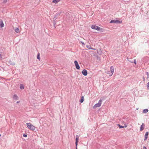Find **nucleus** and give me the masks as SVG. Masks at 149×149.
<instances>
[{"mask_svg": "<svg viewBox=\"0 0 149 149\" xmlns=\"http://www.w3.org/2000/svg\"><path fill=\"white\" fill-rule=\"evenodd\" d=\"M145 127V125L144 123H142V125L141 126L140 130L142 131L144 129Z\"/></svg>", "mask_w": 149, "mask_h": 149, "instance_id": "9", "label": "nucleus"}, {"mask_svg": "<svg viewBox=\"0 0 149 149\" xmlns=\"http://www.w3.org/2000/svg\"><path fill=\"white\" fill-rule=\"evenodd\" d=\"M15 31L16 33H19V28H16L15 29Z\"/></svg>", "mask_w": 149, "mask_h": 149, "instance_id": "13", "label": "nucleus"}, {"mask_svg": "<svg viewBox=\"0 0 149 149\" xmlns=\"http://www.w3.org/2000/svg\"><path fill=\"white\" fill-rule=\"evenodd\" d=\"M0 26L1 27V28L4 27V25L3 22L2 21H1V22H0Z\"/></svg>", "mask_w": 149, "mask_h": 149, "instance_id": "12", "label": "nucleus"}, {"mask_svg": "<svg viewBox=\"0 0 149 149\" xmlns=\"http://www.w3.org/2000/svg\"><path fill=\"white\" fill-rule=\"evenodd\" d=\"M148 132H147L146 133L145 135V139H144V140H146L148 138Z\"/></svg>", "mask_w": 149, "mask_h": 149, "instance_id": "10", "label": "nucleus"}, {"mask_svg": "<svg viewBox=\"0 0 149 149\" xmlns=\"http://www.w3.org/2000/svg\"><path fill=\"white\" fill-rule=\"evenodd\" d=\"M122 21H120L118 20H111L110 23H122Z\"/></svg>", "mask_w": 149, "mask_h": 149, "instance_id": "5", "label": "nucleus"}, {"mask_svg": "<svg viewBox=\"0 0 149 149\" xmlns=\"http://www.w3.org/2000/svg\"><path fill=\"white\" fill-rule=\"evenodd\" d=\"M89 49H94V50H95V49H93L92 48H89Z\"/></svg>", "mask_w": 149, "mask_h": 149, "instance_id": "27", "label": "nucleus"}, {"mask_svg": "<svg viewBox=\"0 0 149 149\" xmlns=\"http://www.w3.org/2000/svg\"><path fill=\"white\" fill-rule=\"evenodd\" d=\"M19 101H17V103H19Z\"/></svg>", "mask_w": 149, "mask_h": 149, "instance_id": "28", "label": "nucleus"}, {"mask_svg": "<svg viewBox=\"0 0 149 149\" xmlns=\"http://www.w3.org/2000/svg\"><path fill=\"white\" fill-rule=\"evenodd\" d=\"M114 68L113 66H111L110 67V71H107L106 73L109 74V76H111L113 74L114 72Z\"/></svg>", "mask_w": 149, "mask_h": 149, "instance_id": "3", "label": "nucleus"}, {"mask_svg": "<svg viewBox=\"0 0 149 149\" xmlns=\"http://www.w3.org/2000/svg\"><path fill=\"white\" fill-rule=\"evenodd\" d=\"M146 74L147 75V78H148V72H146Z\"/></svg>", "mask_w": 149, "mask_h": 149, "instance_id": "25", "label": "nucleus"}, {"mask_svg": "<svg viewBox=\"0 0 149 149\" xmlns=\"http://www.w3.org/2000/svg\"><path fill=\"white\" fill-rule=\"evenodd\" d=\"M40 54L39 53H38L37 56V59H39V60H40Z\"/></svg>", "mask_w": 149, "mask_h": 149, "instance_id": "19", "label": "nucleus"}, {"mask_svg": "<svg viewBox=\"0 0 149 149\" xmlns=\"http://www.w3.org/2000/svg\"><path fill=\"white\" fill-rule=\"evenodd\" d=\"M13 98L14 99H15V100H17L18 99V97L17 96V95H14L13 96Z\"/></svg>", "mask_w": 149, "mask_h": 149, "instance_id": "14", "label": "nucleus"}, {"mask_svg": "<svg viewBox=\"0 0 149 149\" xmlns=\"http://www.w3.org/2000/svg\"><path fill=\"white\" fill-rule=\"evenodd\" d=\"M74 63L76 68L78 70L80 68L78 64V62L76 61H74Z\"/></svg>", "mask_w": 149, "mask_h": 149, "instance_id": "6", "label": "nucleus"}, {"mask_svg": "<svg viewBox=\"0 0 149 149\" xmlns=\"http://www.w3.org/2000/svg\"><path fill=\"white\" fill-rule=\"evenodd\" d=\"M134 63L136 64V59H134Z\"/></svg>", "mask_w": 149, "mask_h": 149, "instance_id": "22", "label": "nucleus"}, {"mask_svg": "<svg viewBox=\"0 0 149 149\" xmlns=\"http://www.w3.org/2000/svg\"><path fill=\"white\" fill-rule=\"evenodd\" d=\"M23 136H24V137H27V135H26V134H24L23 135Z\"/></svg>", "mask_w": 149, "mask_h": 149, "instance_id": "23", "label": "nucleus"}, {"mask_svg": "<svg viewBox=\"0 0 149 149\" xmlns=\"http://www.w3.org/2000/svg\"><path fill=\"white\" fill-rule=\"evenodd\" d=\"M78 141H79V136H76V142H75V144H76V149H77V145L78 144Z\"/></svg>", "mask_w": 149, "mask_h": 149, "instance_id": "7", "label": "nucleus"}, {"mask_svg": "<svg viewBox=\"0 0 149 149\" xmlns=\"http://www.w3.org/2000/svg\"><path fill=\"white\" fill-rule=\"evenodd\" d=\"M82 44V45H85V44L82 42H80Z\"/></svg>", "mask_w": 149, "mask_h": 149, "instance_id": "24", "label": "nucleus"}, {"mask_svg": "<svg viewBox=\"0 0 149 149\" xmlns=\"http://www.w3.org/2000/svg\"><path fill=\"white\" fill-rule=\"evenodd\" d=\"M91 28L93 29H95L98 31L103 32L104 30L103 29L95 25H92L91 26Z\"/></svg>", "mask_w": 149, "mask_h": 149, "instance_id": "1", "label": "nucleus"}, {"mask_svg": "<svg viewBox=\"0 0 149 149\" xmlns=\"http://www.w3.org/2000/svg\"><path fill=\"white\" fill-rule=\"evenodd\" d=\"M1 136V134H0V137Z\"/></svg>", "mask_w": 149, "mask_h": 149, "instance_id": "30", "label": "nucleus"}, {"mask_svg": "<svg viewBox=\"0 0 149 149\" xmlns=\"http://www.w3.org/2000/svg\"><path fill=\"white\" fill-rule=\"evenodd\" d=\"M20 88L21 89H24V86L23 85L21 84L20 85Z\"/></svg>", "mask_w": 149, "mask_h": 149, "instance_id": "18", "label": "nucleus"}, {"mask_svg": "<svg viewBox=\"0 0 149 149\" xmlns=\"http://www.w3.org/2000/svg\"><path fill=\"white\" fill-rule=\"evenodd\" d=\"M118 125L119 126V127L120 128H123L124 127H127V125H125V126L124 127V126H121V125H120L119 124Z\"/></svg>", "mask_w": 149, "mask_h": 149, "instance_id": "15", "label": "nucleus"}, {"mask_svg": "<svg viewBox=\"0 0 149 149\" xmlns=\"http://www.w3.org/2000/svg\"><path fill=\"white\" fill-rule=\"evenodd\" d=\"M82 74L84 75V76H86L87 74V71L86 70L84 69L83 70V71H82Z\"/></svg>", "mask_w": 149, "mask_h": 149, "instance_id": "8", "label": "nucleus"}, {"mask_svg": "<svg viewBox=\"0 0 149 149\" xmlns=\"http://www.w3.org/2000/svg\"><path fill=\"white\" fill-rule=\"evenodd\" d=\"M147 87L148 89H149V82L147 83Z\"/></svg>", "mask_w": 149, "mask_h": 149, "instance_id": "20", "label": "nucleus"}, {"mask_svg": "<svg viewBox=\"0 0 149 149\" xmlns=\"http://www.w3.org/2000/svg\"><path fill=\"white\" fill-rule=\"evenodd\" d=\"M27 127L30 130L34 131L36 129V127L30 123H26Z\"/></svg>", "mask_w": 149, "mask_h": 149, "instance_id": "2", "label": "nucleus"}, {"mask_svg": "<svg viewBox=\"0 0 149 149\" xmlns=\"http://www.w3.org/2000/svg\"><path fill=\"white\" fill-rule=\"evenodd\" d=\"M84 96H82L81 97V100H80V102L81 103H82L84 101Z\"/></svg>", "mask_w": 149, "mask_h": 149, "instance_id": "16", "label": "nucleus"}, {"mask_svg": "<svg viewBox=\"0 0 149 149\" xmlns=\"http://www.w3.org/2000/svg\"><path fill=\"white\" fill-rule=\"evenodd\" d=\"M143 149H147V148L146 147L143 146Z\"/></svg>", "mask_w": 149, "mask_h": 149, "instance_id": "26", "label": "nucleus"}, {"mask_svg": "<svg viewBox=\"0 0 149 149\" xmlns=\"http://www.w3.org/2000/svg\"><path fill=\"white\" fill-rule=\"evenodd\" d=\"M148 110L147 109H146L143 110V112L144 113H146L148 111Z\"/></svg>", "mask_w": 149, "mask_h": 149, "instance_id": "17", "label": "nucleus"}, {"mask_svg": "<svg viewBox=\"0 0 149 149\" xmlns=\"http://www.w3.org/2000/svg\"><path fill=\"white\" fill-rule=\"evenodd\" d=\"M4 3H6L7 2V0H3Z\"/></svg>", "mask_w": 149, "mask_h": 149, "instance_id": "21", "label": "nucleus"}, {"mask_svg": "<svg viewBox=\"0 0 149 149\" xmlns=\"http://www.w3.org/2000/svg\"><path fill=\"white\" fill-rule=\"evenodd\" d=\"M102 104V100H99L98 103L95 104V105L93 107V109H95L96 108L100 107Z\"/></svg>", "mask_w": 149, "mask_h": 149, "instance_id": "4", "label": "nucleus"}, {"mask_svg": "<svg viewBox=\"0 0 149 149\" xmlns=\"http://www.w3.org/2000/svg\"><path fill=\"white\" fill-rule=\"evenodd\" d=\"M87 46V48H88V46Z\"/></svg>", "mask_w": 149, "mask_h": 149, "instance_id": "29", "label": "nucleus"}, {"mask_svg": "<svg viewBox=\"0 0 149 149\" xmlns=\"http://www.w3.org/2000/svg\"><path fill=\"white\" fill-rule=\"evenodd\" d=\"M60 0H53L52 2L55 3H57L59 2Z\"/></svg>", "mask_w": 149, "mask_h": 149, "instance_id": "11", "label": "nucleus"}]
</instances>
